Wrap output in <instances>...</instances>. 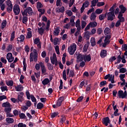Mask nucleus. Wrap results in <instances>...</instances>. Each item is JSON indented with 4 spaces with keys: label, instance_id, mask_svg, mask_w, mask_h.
I'll list each match as a JSON object with an SVG mask.
<instances>
[{
    "label": "nucleus",
    "instance_id": "nucleus-37",
    "mask_svg": "<svg viewBox=\"0 0 127 127\" xmlns=\"http://www.w3.org/2000/svg\"><path fill=\"white\" fill-rule=\"evenodd\" d=\"M10 41H13V39L15 38V32L13 31L10 35Z\"/></svg>",
    "mask_w": 127,
    "mask_h": 127
},
{
    "label": "nucleus",
    "instance_id": "nucleus-39",
    "mask_svg": "<svg viewBox=\"0 0 127 127\" xmlns=\"http://www.w3.org/2000/svg\"><path fill=\"white\" fill-rule=\"evenodd\" d=\"M88 48H89V45L87 44H85L83 48V52H87L88 51Z\"/></svg>",
    "mask_w": 127,
    "mask_h": 127
},
{
    "label": "nucleus",
    "instance_id": "nucleus-33",
    "mask_svg": "<svg viewBox=\"0 0 127 127\" xmlns=\"http://www.w3.org/2000/svg\"><path fill=\"white\" fill-rule=\"evenodd\" d=\"M23 71L24 72L26 71V67H27V64H26V62H25V59H24L23 61Z\"/></svg>",
    "mask_w": 127,
    "mask_h": 127
},
{
    "label": "nucleus",
    "instance_id": "nucleus-38",
    "mask_svg": "<svg viewBox=\"0 0 127 127\" xmlns=\"http://www.w3.org/2000/svg\"><path fill=\"white\" fill-rule=\"evenodd\" d=\"M13 5H11L10 6L8 5L7 7V11L8 13H10V12L12 11V8Z\"/></svg>",
    "mask_w": 127,
    "mask_h": 127
},
{
    "label": "nucleus",
    "instance_id": "nucleus-19",
    "mask_svg": "<svg viewBox=\"0 0 127 127\" xmlns=\"http://www.w3.org/2000/svg\"><path fill=\"white\" fill-rule=\"evenodd\" d=\"M50 83V80L48 78H45L42 81V84L44 85V86H45L46 85H48Z\"/></svg>",
    "mask_w": 127,
    "mask_h": 127
},
{
    "label": "nucleus",
    "instance_id": "nucleus-63",
    "mask_svg": "<svg viewBox=\"0 0 127 127\" xmlns=\"http://www.w3.org/2000/svg\"><path fill=\"white\" fill-rule=\"evenodd\" d=\"M99 19L100 20H104L105 19V16H104V14H101L99 16Z\"/></svg>",
    "mask_w": 127,
    "mask_h": 127
},
{
    "label": "nucleus",
    "instance_id": "nucleus-5",
    "mask_svg": "<svg viewBox=\"0 0 127 127\" xmlns=\"http://www.w3.org/2000/svg\"><path fill=\"white\" fill-rule=\"evenodd\" d=\"M13 11L15 15H18L20 12V8H19V5L17 4L14 5L13 8Z\"/></svg>",
    "mask_w": 127,
    "mask_h": 127
},
{
    "label": "nucleus",
    "instance_id": "nucleus-36",
    "mask_svg": "<svg viewBox=\"0 0 127 127\" xmlns=\"http://www.w3.org/2000/svg\"><path fill=\"white\" fill-rule=\"evenodd\" d=\"M121 61H122V57L121 56V55H119L117 57V62L115 63V64H119L121 63Z\"/></svg>",
    "mask_w": 127,
    "mask_h": 127
},
{
    "label": "nucleus",
    "instance_id": "nucleus-54",
    "mask_svg": "<svg viewBox=\"0 0 127 127\" xmlns=\"http://www.w3.org/2000/svg\"><path fill=\"white\" fill-rule=\"evenodd\" d=\"M75 76V73H74V70H70V72L69 74V77H74Z\"/></svg>",
    "mask_w": 127,
    "mask_h": 127
},
{
    "label": "nucleus",
    "instance_id": "nucleus-22",
    "mask_svg": "<svg viewBox=\"0 0 127 127\" xmlns=\"http://www.w3.org/2000/svg\"><path fill=\"white\" fill-rule=\"evenodd\" d=\"M23 87L22 85H17V86L15 87V89L17 92H21L22 91Z\"/></svg>",
    "mask_w": 127,
    "mask_h": 127
},
{
    "label": "nucleus",
    "instance_id": "nucleus-52",
    "mask_svg": "<svg viewBox=\"0 0 127 127\" xmlns=\"http://www.w3.org/2000/svg\"><path fill=\"white\" fill-rule=\"evenodd\" d=\"M58 42H59V38H55V39H54V45H57V44H58Z\"/></svg>",
    "mask_w": 127,
    "mask_h": 127
},
{
    "label": "nucleus",
    "instance_id": "nucleus-16",
    "mask_svg": "<svg viewBox=\"0 0 127 127\" xmlns=\"http://www.w3.org/2000/svg\"><path fill=\"white\" fill-rule=\"evenodd\" d=\"M119 7L121 9L120 12H122V13H124V12H126L127 11V8L123 4L120 5Z\"/></svg>",
    "mask_w": 127,
    "mask_h": 127
},
{
    "label": "nucleus",
    "instance_id": "nucleus-4",
    "mask_svg": "<svg viewBox=\"0 0 127 127\" xmlns=\"http://www.w3.org/2000/svg\"><path fill=\"white\" fill-rule=\"evenodd\" d=\"M26 95L27 99H28V100H30V99H31L32 102H34V103L36 102V98H35V97H34V95H30L29 91L26 90Z\"/></svg>",
    "mask_w": 127,
    "mask_h": 127
},
{
    "label": "nucleus",
    "instance_id": "nucleus-45",
    "mask_svg": "<svg viewBox=\"0 0 127 127\" xmlns=\"http://www.w3.org/2000/svg\"><path fill=\"white\" fill-rule=\"evenodd\" d=\"M6 84L7 86H13V81L12 80H9L8 82L6 81Z\"/></svg>",
    "mask_w": 127,
    "mask_h": 127
},
{
    "label": "nucleus",
    "instance_id": "nucleus-7",
    "mask_svg": "<svg viewBox=\"0 0 127 127\" xmlns=\"http://www.w3.org/2000/svg\"><path fill=\"white\" fill-rule=\"evenodd\" d=\"M33 58L34 61H37V59L38 58V54H34L33 53H31L30 54V62H33Z\"/></svg>",
    "mask_w": 127,
    "mask_h": 127
},
{
    "label": "nucleus",
    "instance_id": "nucleus-48",
    "mask_svg": "<svg viewBox=\"0 0 127 127\" xmlns=\"http://www.w3.org/2000/svg\"><path fill=\"white\" fill-rule=\"evenodd\" d=\"M119 71V73H126V72H127V68L125 67H122L120 69Z\"/></svg>",
    "mask_w": 127,
    "mask_h": 127
},
{
    "label": "nucleus",
    "instance_id": "nucleus-35",
    "mask_svg": "<svg viewBox=\"0 0 127 127\" xmlns=\"http://www.w3.org/2000/svg\"><path fill=\"white\" fill-rule=\"evenodd\" d=\"M58 115H59V113H58V112H54L51 115V119H54V118H55V117H57Z\"/></svg>",
    "mask_w": 127,
    "mask_h": 127
},
{
    "label": "nucleus",
    "instance_id": "nucleus-3",
    "mask_svg": "<svg viewBox=\"0 0 127 127\" xmlns=\"http://www.w3.org/2000/svg\"><path fill=\"white\" fill-rule=\"evenodd\" d=\"M127 91L119 90L117 93V98L119 99H127Z\"/></svg>",
    "mask_w": 127,
    "mask_h": 127
},
{
    "label": "nucleus",
    "instance_id": "nucleus-41",
    "mask_svg": "<svg viewBox=\"0 0 127 127\" xmlns=\"http://www.w3.org/2000/svg\"><path fill=\"white\" fill-rule=\"evenodd\" d=\"M19 117L20 119L25 120L26 119V116L24 113H21L19 115Z\"/></svg>",
    "mask_w": 127,
    "mask_h": 127
},
{
    "label": "nucleus",
    "instance_id": "nucleus-14",
    "mask_svg": "<svg viewBox=\"0 0 127 127\" xmlns=\"http://www.w3.org/2000/svg\"><path fill=\"white\" fill-rule=\"evenodd\" d=\"M65 11V7H64V6H62L61 8L57 7L56 8V12H61L62 13H63Z\"/></svg>",
    "mask_w": 127,
    "mask_h": 127
},
{
    "label": "nucleus",
    "instance_id": "nucleus-51",
    "mask_svg": "<svg viewBox=\"0 0 127 127\" xmlns=\"http://www.w3.org/2000/svg\"><path fill=\"white\" fill-rule=\"evenodd\" d=\"M26 37L27 38H31L32 37V31L28 32L27 34Z\"/></svg>",
    "mask_w": 127,
    "mask_h": 127
},
{
    "label": "nucleus",
    "instance_id": "nucleus-40",
    "mask_svg": "<svg viewBox=\"0 0 127 127\" xmlns=\"http://www.w3.org/2000/svg\"><path fill=\"white\" fill-rule=\"evenodd\" d=\"M122 51H126L127 52V45L126 44H124L122 46Z\"/></svg>",
    "mask_w": 127,
    "mask_h": 127
},
{
    "label": "nucleus",
    "instance_id": "nucleus-34",
    "mask_svg": "<svg viewBox=\"0 0 127 127\" xmlns=\"http://www.w3.org/2000/svg\"><path fill=\"white\" fill-rule=\"evenodd\" d=\"M116 6H117V3H115L113 5V6L109 9L110 12H113V13H115V7H116Z\"/></svg>",
    "mask_w": 127,
    "mask_h": 127
},
{
    "label": "nucleus",
    "instance_id": "nucleus-11",
    "mask_svg": "<svg viewBox=\"0 0 127 127\" xmlns=\"http://www.w3.org/2000/svg\"><path fill=\"white\" fill-rule=\"evenodd\" d=\"M83 60H85V55H82L81 54H78L77 57V61H78V62H81L83 61Z\"/></svg>",
    "mask_w": 127,
    "mask_h": 127
},
{
    "label": "nucleus",
    "instance_id": "nucleus-18",
    "mask_svg": "<svg viewBox=\"0 0 127 127\" xmlns=\"http://www.w3.org/2000/svg\"><path fill=\"white\" fill-rule=\"evenodd\" d=\"M44 31H45V29L42 27H38V32L40 34V35H43Z\"/></svg>",
    "mask_w": 127,
    "mask_h": 127
},
{
    "label": "nucleus",
    "instance_id": "nucleus-62",
    "mask_svg": "<svg viewBox=\"0 0 127 127\" xmlns=\"http://www.w3.org/2000/svg\"><path fill=\"white\" fill-rule=\"evenodd\" d=\"M0 89L2 92H4V91H8L7 86H1Z\"/></svg>",
    "mask_w": 127,
    "mask_h": 127
},
{
    "label": "nucleus",
    "instance_id": "nucleus-61",
    "mask_svg": "<svg viewBox=\"0 0 127 127\" xmlns=\"http://www.w3.org/2000/svg\"><path fill=\"white\" fill-rule=\"evenodd\" d=\"M38 11H39V12H41V14H44V13H45V9H42V8L38 9Z\"/></svg>",
    "mask_w": 127,
    "mask_h": 127
},
{
    "label": "nucleus",
    "instance_id": "nucleus-32",
    "mask_svg": "<svg viewBox=\"0 0 127 127\" xmlns=\"http://www.w3.org/2000/svg\"><path fill=\"white\" fill-rule=\"evenodd\" d=\"M47 67L48 70H50V71H52L54 69V67L53 66V65L51 64L50 63L47 64Z\"/></svg>",
    "mask_w": 127,
    "mask_h": 127
},
{
    "label": "nucleus",
    "instance_id": "nucleus-13",
    "mask_svg": "<svg viewBox=\"0 0 127 127\" xmlns=\"http://www.w3.org/2000/svg\"><path fill=\"white\" fill-rule=\"evenodd\" d=\"M108 52L106 50H102L100 52V56L101 58H105L107 56Z\"/></svg>",
    "mask_w": 127,
    "mask_h": 127
},
{
    "label": "nucleus",
    "instance_id": "nucleus-44",
    "mask_svg": "<svg viewBox=\"0 0 127 127\" xmlns=\"http://www.w3.org/2000/svg\"><path fill=\"white\" fill-rule=\"evenodd\" d=\"M4 112L5 113H6V114L7 113H10L11 112V108H10V107H6L4 108Z\"/></svg>",
    "mask_w": 127,
    "mask_h": 127
},
{
    "label": "nucleus",
    "instance_id": "nucleus-56",
    "mask_svg": "<svg viewBox=\"0 0 127 127\" xmlns=\"http://www.w3.org/2000/svg\"><path fill=\"white\" fill-rule=\"evenodd\" d=\"M0 61L2 63H4V64H6V63H7V61H6V60L3 57H1L0 58Z\"/></svg>",
    "mask_w": 127,
    "mask_h": 127
},
{
    "label": "nucleus",
    "instance_id": "nucleus-10",
    "mask_svg": "<svg viewBox=\"0 0 127 127\" xmlns=\"http://www.w3.org/2000/svg\"><path fill=\"white\" fill-rule=\"evenodd\" d=\"M39 64L40 65L42 73L46 75V74H45V73H46V68H45V65H44V64L42 63V62H40L39 63Z\"/></svg>",
    "mask_w": 127,
    "mask_h": 127
},
{
    "label": "nucleus",
    "instance_id": "nucleus-26",
    "mask_svg": "<svg viewBox=\"0 0 127 127\" xmlns=\"http://www.w3.org/2000/svg\"><path fill=\"white\" fill-rule=\"evenodd\" d=\"M6 23H7V22H6V20H3L1 24V29L2 30L4 29V27L6 26Z\"/></svg>",
    "mask_w": 127,
    "mask_h": 127
},
{
    "label": "nucleus",
    "instance_id": "nucleus-59",
    "mask_svg": "<svg viewBox=\"0 0 127 127\" xmlns=\"http://www.w3.org/2000/svg\"><path fill=\"white\" fill-rule=\"evenodd\" d=\"M96 13H97V14H101V13H102V12H103V9H97L95 11Z\"/></svg>",
    "mask_w": 127,
    "mask_h": 127
},
{
    "label": "nucleus",
    "instance_id": "nucleus-17",
    "mask_svg": "<svg viewBox=\"0 0 127 127\" xmlns=\"http://www.w3.org/2000/svg\"><path fill=\"white\" fill-rule=\"evenodd\" d=\"M113 110L114 111H115L114 112V116L115 117H118V116H119L120 115V114L118 113H119V109H117V105H115V106H113Z\"/></svg>",
    "mask_w": 127,
    "mask_h": 127
},
{
    "label": "nucleus",
    "instance_id": "nucleus-60",
    "mask_svg": "<svg viewBox=\"0 0 127 127\" xmlns=\"http://www.w3.org/2000/svg\"><path fill=\"white\" fill-rule=\"evenodd\" d=\"M62 118L61 119L60 123L61 124H64V122L66 121V117L65 116H61Z\"/></svg>",
    "mask_w": 127,
    "mask_h": 127
},
{
    "label": "nucleus",
    "instance_id": "nucleus-23",
    "mask_svg": "<svg viewBox=\"0 0 127 127\" xmlns=\"http://www.w3.org/2000/svg\"><path fill=\"white\" fill-rule=\"evenodd\" d=\"M44 108V105L41 102H39L37 105V109L38 110H41V109H43Z\"/></svg>",
    "mask_w": 127,
    "mask_h": 127
},
{
    "label": "nucleus",
    "instance_id": "nucleus-31",
    "mask_svg": "<svg viewBox=\"0 0 127 127\" xmlns=\"http://www.w3.org/2000/svg\"><path fill=\"white\" fill-rule=\"evenodd\" d=\"M107 84H108V82H107V81L104 80L100 82L99 84V86L101 88H102V87H104V86H106V85H107Z\"/></svg>",
    "mask_w": 127,
    "mask_h": 127
},
{
    "label": "nucleus",
    "instance_id": "nucleus-20",
    "mask_svg": "<svg viewBox=\"0 0 127 127\" xmlns=\"http://www.w3.org/2000/svg\"><path fill=\"white\" fill-rule=\"evenodd\" d=\"M2 107L3 108H9V107H11V105L9 102H6L2 103Z\"/></svg>",
    "mask_w": 127,
    "mask_h": 127
},
{
    "label": "nucleus",
    "instance_id": "nucleus-47",
    "mask_svg": "<svg viewBox=\"0 0 127 127\" xmlns=\"http://www.w3.org/2000/svg\"><path fill=\"white\" fill-rule=\"evenodd\" d=\"M39 43H40V39H39V38H35L34 40V44H38Z\"/></svg>",
    "mask_w": 127,
    "mask_h": 127
},
{
    "label": "nucleus",
    "instance_id": "nucleus-24",
    "mask_svg": "<svg viewBox=\"0 0 127 127\" xmlns=\"http://www.w3.org/2000/svg\"><path fill=\"white\" fill-rule=\"evenodd\" d=\"M89 24L90 26V27L93 28H94V27H96V26H97V25H98V23L96 21L90 22L89 23Z\"/></svg>",
    "mask_w": 127,
    "mask_h": 127
},
{
    "label": "nucleus",
    "instance_id": "nucleus-21",
    "mask_svg": "<svg viewBox=\"0 0 127 127\" xmlns=\"http://www.w3.org/2000/svg\"><path fill=\"white\" fill-rule=\"evenodd\" d=\"M59 33H60V29L59 28L57 27L54 31V34L55 36H58Z\"/></svg>",
    "mask_w": 127,
    "mask_h": 127
},
{
    "label": "nucleus",
    "instance_id": "nucleus-15",
    "mask_svg": "<svg viewBox=\"0 0 127 127\" xmlns=\"http://www.w3.org/2000/svg\"><path fill=\"white\" fill-rule=\"evenodd\" d=\"M91 55L89 54L88 55H84V61L86 62H90L91 60Z\"/></svg>",
    "mask_w": 127,
    "mask_h": 127
},
{
    "label": "nucleus",
    "instance_id": "nucleus-57",
    "mask_svg": "<svg viewBox=\"0 0 127 127\" xmlns=\"http://www.w3.org/2000/svg\"><path fill=\"white\" fill-rule=\"evenodd\" d=\"M66 13L68 16H72V15H73V12H72L71 10H66Z\"/></svg>",
    "mask_w": 127,
    "mask_h": 127
},
{
    "label": "nucleus",
    "instance_id": "nucleus-2",
    "mask_svg": "<svg viewBox=\"0 0 127 127\" xmlns=\"http://www.w3.org/2000/svg\"><path fill=\"white\" fill-rule=\"evenodd\" d=\"M76 50H77V45L75 43H73L72 46H69L67 49V51L70 55H74Z\"/></svg>",
    "mask_w": 127,
    "mask_h": 127
},
{
    "label": "nucleus",
    "instance_id": "nucleus-8",
    "mask_svg": "<svg viewBox=\"0 0 127 127\" xmlns=\"http://www.w3.org/2000/svg\"><path fill=\"white\" fill-rule=\"evenodd\" d=\"M102 124L105 125L106 127H108V124H111V120L109 117H105L102 119Z\"/></svg>",
    "mask_w": 127,
    "mask_h": 127
},
{
    "label": "nucleus",
    "instance_id": "nucleus-6",
    "mask_svg": "<svg viewBox=\"0 0 127 127\" xmlns=\"http://www.w3.org/2000/svg\"><path fill=\"white\" fill-rule=\"evenodd\" d=\"M6 59L8 60L9 63H11L14 60V57L12 56V54L11 53H8L6 55Z\"/></svg>",
    "mask_w": 127,
    "mask_h": 127
},
{
    "label": "nucleus",
    "instance_id": "nucleus-43",
    "mask_svg": "<svg viewBox=\"0 0 127 127\" xmlns=\"http://www.w3.org/2000/svg\"><path fill=\"white\" fill-rule=\"evenodd\" d=\"M42 7H43V5L42 4V3H41V2H38L37 3V8L38 9H39L40 8H42Z\"/></svg>",
    "mask_w": 127,
    "mask_h": 127
},
{
    "label": "nucleus",
    "instance_id": "nucleus-42",
    "mask_svg": "<svg viewBox=\"0 0 127 127\" xmlns=\"http://www.w3.org/2000/svg\"><path fill=\"white\" fill-rule=\"evenodd\" d=\"M110 28L108 27H106L105 28V30H104V34L105 35H107L108 34H109L110 33Z\"/></svg>",
    "mask_w": 127,
    "mask_h": 127
},
{
    "label": "nucleus",
    "instance_id": "nucleus-46",
    "mask_svg": "<svg viewBox=\"0 0 127 127\" xmlns=\"http://www.w3.org/2000/svg\"><path fill=\"white\" fill-rule=\"evenodd\" d=\"M96 17H97V16H96L95 13H92L90 16V20H94L95 19H96Z\"/></svg>",
    "mask_w": 127,
    "mask_h": 127
},
{
    "label": "nucleus",
    "instance_id": "nucleus-49",
    "mask_svg": "<svg viewBox=\"0 0 127 127\" xmlns=\"http://www.w3.org/2000/svg\"><path fill=\"white\" fill-rule=\"evenodd\" d=\"M63 78L64 81L67 80V78L66 77V70L64 69L63 72Z\"/></svg>",
    "mask_w": 127,
    "mask_h": 127
},
{
    "label": "nucleus",
    "instance_id": "nucleus-29",
    "mask_svg": "<svg viewBox=\"0 0 127 127\" xmlns=\"http://www.w3.org/2000/svg\"><path fill=\"white\" fill-rule=\"evenodd\" d=\"M6 122H7L8 124H13L14 120L12 118H7L6 119Z\"/></svg>",
    "mask_w": 127,
    "mask_h": 127
},
{
    "label": "nucleus",
    "instance_id": "nucleus-9",
    "mask_svg": "<svg viewBox=\"0 0 127 127\" xmlns=\"http://www.w3.org/2000/svg\"><path fill=\"white\" fill-rule=\"evenodd\" d=\"M107 19L108 20H110V21H113V20L114 19V16H116L115 15V13H114V12H109L107 13Z\"/></svg>",
    "mask_w": 127,
    "mask_h": 127
},
{
    "label": "nucleus",
    "instance_id": "nucleus-53",
    "mask_svg": "<svg viewBox=\"0 0 127 127\" xmlns=\"http://www.w3.org/2000/svg\"><path fill=\"white\" fill-rule=\"evenodd\" d=\"M90 31H86V32H85L84 36L86 38H90Z\"/></svg>",
    "mask_w": 127,
    "mask_h": 127
},
{
    "label": "nucleus",
    "instance_id": "nucleus-58",
    "mask_svg": "<svg viewBox=\"0 0 127 127\" xmlns=\"http://www.w3.org/2000/svg\"><path fill=\"white\" fill-rule=\"evenodd\" d=\"M83 99H84V96H80L76 100V102L77 103H80V102H82V101H83Z\"/></svg>",
    "mask_w": 127,
    "mask_h": 127
},
{
    "label": "nucleus",
    "instance_id": "nucleus-64",
    "mask_svg": "<svg viewBox=\"0 0 127 127\" xmlns=\"http://www.w3.org/2000/svg\"><path fill=\"white\" fill-rule=\"evenodd\" d=\"M103 5H105V3L104 2H98L97 4V6L98 7L103 6Z\"/></svg>",
    "mask_w": 127,
    "mask_h": 127
},
{
    "label": "nucleus",
    "instance_id": "nucleus-1",
    "mask_svg": "<svg viewBox=\"0 0 127 127\" xmlns=\"http://www.w3.org/2000/svg\"><path fill=\"white\" fill-rule=\"evenodd\" d=\"M21 12L23 16H24V15H25V16H28V14L30 16H31V15H32V13H33V10H32V8L31 7H27L24 10V11L21 10Z\"/></svg>",
    "mask_w": 127,
    "mask_h": 127
},
{
    "label": "nucleus",
    "instance_id": "nucleus-28",
    "mask_svg": "<svg viewBox=\"0 0 127 127\" xmlns=\"http://www.w3.org/2000/svg\"><path fill=\"white\" fill-rule=\"evenodd\" d=\"M108 81L111 82L112 84L116 83L115 81V75L111 74V78H109Z\"/></svg>",
    "mask_w": 127,
    "mask_h": 127
},
{
    "label": "nucleus",
    "instance_id": "nucleus-50",
    "mask_svg": "<svg viewBox=\"0 0 127 127\" xmlns=\"http://www.w3.org/2000/svg\"><path fill=\"white\" fill-rule=\"evenodd\" d=\"M86 25H87V23L84 21H81V28L82 29H84L85 27H86Z\"/></svg>",
    "mask_w": 127,
    "mask_h": 127
},
{
    "label": "nucleus",
    "instance_id": "nucleus-55",
    "mask_svg": "<svg viewBox=\"0 0 127 127\" xmlns=\"http://www.w3.org/2000/svg\"><path fill=\"white\" fill-rule=\"evenodd\" d=\"M12 49V45H9L8 47L7 48L6 52H10Z\"/></svg>",
    "mask_w": 127,
    "mask_h": 127
},
{
    "label": "nucleus",
    "instance_id": "nucleus-30",
    "mask_svg": "<svg viewBox=\"0 0 127 127\" xmlns=\"http://www.w3.org/2000/svg\"><path fill=\"white\" fill-rule=\"evenodd\" d=\"M28 21V18L27 16L24 15L23 16L22 22L24 24H26V22Z\"/></svg>",
    "mask_w": 127,
    "mask_h": 127
},
{
    "label": "nucleus",
    "instance_id": "nucleus-27",
    "mask_svg": "<svg viewBox=\"0 0 127 127\" xmlns=\"http://www.w3.org/2000/svg\"><path fill=\"white\" fill-rule=\"evenodd\" d=\"M17 103H22L23 102V97L20 95H18L17 100Z\"/></svg>",
    "mask_w": 127,
    "mask_h": 127
},
{
    "label": "nucleus",
    "instance_id": "nucleus-25",
    "mask_svg": "<svg viewBox=\"0 0 127 127\" xmlns=\"http://www.w3.org/2000/svg\"><path fill=\"white\" fill-rule=\"evenodd\" d=\"M90 43L91 44V46L94 47V46H96V40L95 38H91L90 40Z\"/></svg>",
    "mask_w": 127,
    "mask_h": 127
},
{
    "label": "nucleus",
    "instance_id": "nucleus-12",
    "mask_svg": "<svg viewBox=\"0 0 127 127\" xmlns=\"http://www.w3.org/2000/svg\"><path fill=\"white\" fill-rule=\"evenodd\" d=\"M24 39H25V37L24 36V35H21L20 36V37L17 38V44H19V42H20V43L23 42V41H24Z\"/></svg>",
    "mask_w": 127,
    "mask_h": 127
}]
</instances>
